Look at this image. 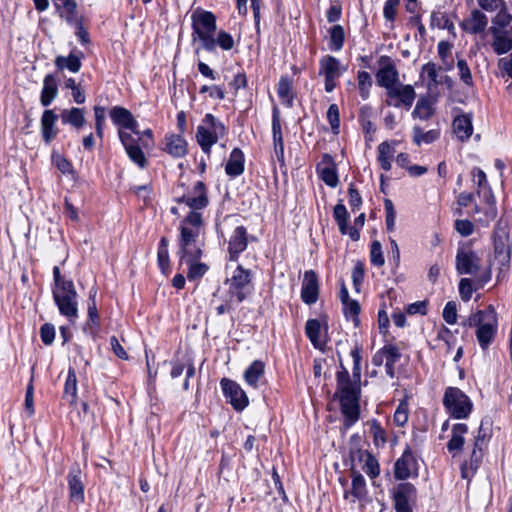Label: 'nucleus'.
I'll return each mask as SVG.
<instances>
[{
    "instance_id": "1",
    "label": "nucleus",
    "mask_w": 512,
    "mask_h": 512,
    "mask_svg": "<svg viewBox=\"0 0 512 512\" xmlns=\"http://www.w3.org/2000/svg\"><path fill=\"white\" fill-rule=\"evenodd\" d=\"M336 393L339 394L340 398L343 427L348 430L359 420L361 388L359 384L352 382L346 369L337 372Z\"/></svg>"
},
{
    "instance_id": "2",
    "label": "nucleus",
    "mask_w": 512,
    "mask_h": 512,
    "mask_svg": "<svg viewBox=\"0 0 512 512\" xmlns=\"http://www.w3.org/2000/svg\"><path fill=\"white\" fill-rule=\"evenodd\" d=\"M192 39H199L202 48L208 52L215 50L214 34L217 29L216 17L210 11L196 10L192 16Z\"/></svg>"
},
{
    "instance_id": "3",
    "label": "nucleus",
    "mask_w": 512,
    "mask_h": 512,
    "mask_svg": "<svg viewBox=\"0 0 512 512\" xmlns=\"http://www.w3.org/2000/svg\"><path fill=\"white\" fill-rule=\"evenodd\" d=\"M470 327L477 326L476 337L482 349L488 348L495 337L497 330V316L489 307L487 310L478 311L468 319Z\"/></svg>"
},
{
    "instance_id": "4",
    "label": "nucleus",
    "mask_w": 512,
    "mask_h": 512,
    "mask_svg": "<svg viewBox=\"0 0 512 512\" xmlns=\"http://www.w3.org/2000/svg\"><path fill=\"white\" fill-rule=\"evenodd\" d=\"M229 285V302H243L253 291L252 272L238 265L233 271L232 276L226 279Z\"/></svg>"
},
{
    "instance_id": "5",
    "label": "nucleus",
    "mask_w": 512,
    "mask_h": 512,
    "mask_svg": "<svg viewBox=\"0 0 512 512\" xmlns=\"http://www.w3.org/2000/svg\"><path fill=\"white\" fill-rule=\"evenodd\" d=\"M443 404L448 413L456 419L467 418L472 410L469 397L457 387L446 388Z\"/></svg>"
},
{
    "instance_id": "6",
    "label": "nucleus",
    "mask_w": 512,
    "mask_h": 512,
    "mask_svg": "<svg viewBox=\"0 0 512 512\" xmlns=\"http://www.w3.org/2000/svg\"><path fill=\"white\" fill-rule=\"evenodd\" d=\"M53 299L61 313L69 320L77 318L78 316V303L77 292L74 284L71 287L64 286L62 288H53Z\"/></svg>"
},
{
    "instance_id": "7",
    "label": "nucleus",
    "mask_w": 512,
    "mask_h": 512,
    "mask_svg": "<svg viewBox=\"0 0 512 512\" xmlns=\"http://www.w3.org/2000/svg\"><path fill=\"white\" fill-rule=\"evenodd\" d=\"M199 231L187 226L180 227L179 255L182 259L198 260L202 256Z\"/></svg>"
},
{
    "instance_id": "8",
    "label": "nucleus",
    "mask_w": 512,
    "mask_h": 512,
    "mask_svg": "<svg viewBox=\"0 0 512 512\" xmlns=\"http://www.w3.org/2000/svg\"><path fill=\"white\" fill-rule=\"evenodd\" d=\"M334 219L338 225L339 231L342 235L348 234L353 241H358L360 238L359 230L364 226L365 214L361 213L354 220V225L348 226L349 214L342 202H339L333 210Z\"/></svg>"
},
{
    "instance_id": "9",
    "label": "nucleus",
    "mask_w": 512,
    "mask_h": 512,
    "mask_svg": "<svg viewBox=\"0 0 512 512\" xmlns=\"http://www.w3.org/2000/svg\"><path fill=\"white\" fill-rule=\"evenodd\" d=\"M456 271L460 275H475L481 267V259L468 245L458 247L455 257Z\"/></svg>"
},
{
    "instance_id": "10",
    "label": "nucleus",
    "mask_w": 512,
    "mask_h": 512,
    "mask_svg": "<svg viewBox=\"0 0 512 512\" xmlns=\"http://www.w3.org/2000/svg\"><path fill=\"white\" fill-rule=\"evenodd\" d=\"M386 96L385 103L388 106L409 109L416 98V92L411 85L398 83L387 89Z\"/></svg>"
},
{
    "instance_id": "11",
    "label": "nucleus",
    "mask_w": 512,
    "mask_h": 512,
    "mask_svg": "<svg viewBox=\"0 0 512 512\" xmlns=\"http://www.w3.org/2000/svg\"><path fill=\"white\" fill-rule=\"evenodd\" d=\"M67 483L69 490V500L75 505H80L85 501V485L83 482V474L78 464H74L68 474Z\"/></svg>"
},
{
    "instance_id": "12",
    "label": "nucleus",
    "mask_w": 512,
    "mask_h": 512,
    "mask_svg": "<svg viewBox=\"0 0 512 512\" xmlns=\"http://www.w3.org/2000/svg\"><path fill=\"white\" fill-rule=\"evenodd\" d=\"M378 64L380 68L376 73L377 84L386 90L398 84L399 73L393 60L389 56L382 55L378 60Z\"/></svg>"
},
{
    "instance_id": "13",
    "label": "nucleus",
    "mask_w": 512,
    "mask_h": 512,
    "mask_svg": "<svg viewBox=\"0 0 512 512\" xmlns=\"http://www.w3.org/2000/svg\"><path fill=\"white\" fill-rule=\"evenodd\" d=\"M221 387L229 403L237 411H242L248 406V397L245 391L235 381L223 378Z\"/></svg>"
},
{
    "instance_id": "14",
    "label": "nucleus",
    "mask_w": 512,
    "mask_h": 512,
    "mask_svg": "<svg viewBox=\"0 0 512 512\" xmlns=\"http://www.w3.org/2000/svg\"><path fill=\"white\" fill-rule=\"evenodd\" d=\"M416 498V488L413 484L404 482L398 484L393 492L396 512H412L410 502Z\"/></svg>"
},
{
    "instance_id": "15",
    "label": "nucleus",
    "mask_w": 512,
    "mask_h": 512,
    "mask_svg": "<svg viewBox=\"0 0 512 512\" xmlns=\"http://www.w3.org/2000/svg\"><path fill=\"white\" fill-rule=\"evenodd\" d=\"M418 462L412 450L407 447L402 456L395 462L394 476L398 480H405L412 475H417Z\"/></svg>"
},
{
    "instance_id": "16",
    "label": "nucleus",
    "mask_w": 512,
    "mask_h": 512,
    "mask_svg": "<svg viewBox=\"0 0 512 512\" xmlns=\"http://www.w3.org/2000/svg\"><path fill=\"white\" fill-rule=\"evenodd\" d=\"M179 203H185L192 210H201L208 206L209 199L207 196V189L202 181H197L192 191L178 198Z\"/></svg>"
},
{
    "instance_id": "17",
    "label": "nucleus",
    "mask_w": 512,
    "mask_h": 512,
    "mask_svg": "<svg viewBox=\"0 0 512 512\" xmlns=\"http://www.w3.org/2000/svg\"><path fill=\"white\" fill-rule=\"evenodd\" d=\"M319 282L318 276L314 270L305 271L302 288L301 299L305 304L312 305L318 300Z\"/></svg>"
},
{
    "instance_id": "18",
    "label": "nucleus",
    "mask_w": 512,
    "mask_h": 512,
    "mask_svg": "<svg viewBox=\"0 0 512 512\" xmlns=\"http://www.w3.org/2000/svg\"><path fill=\"white\" fill-rule=\"evenodd\" d=\"M316 170L321 180L327 186L335 188L338 185L337 169L331 155L324 154L321 161L317 164Z\"/></svg>"
},
{
    "instance_id": "19",
    "label": "nucleus",
    "mask_w": 512,
    "mask_h": 512,
    "mask_svg": "<svg viewBox=\"0 0 512 512\" xmlns=\"http://www.w3.org/2000/svg\"><path fill=\"white\" fill-rule=\"evenodd\" d=\"M110 117L113 123L119 127V129H126L133 132L135 135H139V125L128 109L115 106L110 110Z\"/></svg>"
},
{
    "instance_id": "20",
    "label": "nucleus",
    "mask_w": 512,
    "mask_h": 512,
    "mask_svg": "<svg viewBox=\"0 0 512 512\" xmlns=\"http://www.w3.org/2000/svg\"><path fill=\"white\" fill-rule=\"evenodd\" d=\"M248 245V234L244 226H238L234 229L228 242L229 260L237 261L239 255L246 250Z\"/></svg>"
},
{
    "instance_id": "21",
    "label": "nucleus",
    "mask_w": 512,
    "mask_h": 512,
    "mask_svg": "<svg viewBox=\"0 0 512 512\" xmlns=\"http://www.w3.org/2000/svg\"><path fill=\"white\" fill-rule=\"evenodd\" d=\"M487 24V16L482 11L473 9L469 16L462 21L461 27L470 34H480L485 31Z\"/></svg>"
},
{
    "instance_id": "22",
    "label": "nucleus",
    "mask_w": 512,
    "mask_h": 512,
    "mask_svg": "<svg viewBox=\"0 0 512 512\" xmlns=\"http://www.w3.org/2000/svg\"><path fill=\"white\" fill-rule=\"evenodd\" d=\"M494 254L495 260L502 267H507L510 263V247L508 245V236L505 232L494 234Z\"/></svg>"
},
{
    "instance_id": "23",
    "label": "nucleus",
    "mask_w": 512,
    "mask_h": 512,
    "mask_svg": "<svg viewBox=\"0 0 512 512\" xmlns=\"http://www.w3.org/2000/svg\"><path fill=\"white\" fill-rule=\"evenodd\" d=\"M58 118V114H56L53 110H45L42 114L41 133L42 138L46 144H50L58 134V129L56 127Z\"/></svg>"
},
{
    "instance_id": "24",
    "label": "nucleus",
    "mask_w": 512,
    "mask_h": 512,
    "mask_svg": "<svg viewBox=\"0 0 512 512\" xmlns=\"http://www.w3.org/2000/svg\"><path fill=\"white\" fill-rule=\"evenodd\" d=\"M490 33L493 37L491 46L497 55H503L512 50V37L508 31H502L495 26H491Z\"/></svg>"
},
{
    "instance_id": "25",
    "label": "nucleus",
    "mask_w": 512,
    "mask_h": 512,
    "mask_svg": "<svg viewBox=\"0 0 512 512\" xmlns=\"http://www.w3.org/2000/svg\"><path fill=\"white\" fill-rule=\"evenodd\" d=\"M59 16L63 18L67 24L75 23L79 18L77 11V3L75 0H52Z\"/></svg>"
},
{
    "instance_id": "26",
    "label": "nucleus",
    "mask_w": 512,
    "mask_h": 512,
    "mask_svg": "<svg viewBox=\"0 0 512 512\" xmlns=\"http://www.w3.org/2000/svg\"><path fill=\"white\" fill-rule=\"evenodd\" d=\"M453 131L462 142L470 138L473 132L472 117L468 114H462L453 120Z\"/></svg>"
},
{
    "instance_id": "27",
    "label": "nucleus",
    "mask_w": 512,
    "mask_h": 512,
    "mask_svg": "<svg viewBox=\"0 0 512 512\" xmlns=\"http://www.w3.org/2000/svg\"><path fill=\"white\" fill-rule=\"evenodd\" d=\"M58 95L57 80L54 75L48 74L44 77L40 102L44 107L49 106Z\"/></svg>"
},
{
    "instance_id": "28",
    "label": "nucleus",
    "mask_w": 512,
    "mask_h": 512,
    "mask_svg": "<svg viewBox=\"0 0 512 512\" xmlns=\"http://www.w3.org/2000/svg\"><path fill=\"white\" fill-rule=\"evenodd\" d=\"M164 150L173 157H183L187 153V142L180 135H168L165 138Z\"/></svg>"
},
{
    "instance_id": "29",
    "label": "nucleus",
    "mask_w": 512,
    "mask_h": 512,
    "mask_svg": "<svg viewBox=\"0 0 512 512\" xmlns=\"http://www.w3.org/2000/svg\"><path fill=\"white\" fill-rule=\"evenodd\" d=\"M468 427L466 424L458 423L453 426L451 439L447 443V449L450 453L455 455L461 451L464 445V435L467 433Z\"/></svg>"
},
{
    "instance_id": "30",
    "label": "nucleus",
    "mask_w": 512,
    "mask_h": 512,
    "mask_svg": "<svg viewBox=\"0 0 512 512\" xmlns=\"http://www.w3.org/2000/svg\"><path fill=\"white\" fill-rule=\"evenodd\" d=\"M244 171V154L239 148H234L230 153L225 166V172L231 177H237Z\"/></svg>"
},
{
    "instance_id": "31",
    "label": "nucleus",
    "mask_w": 512,
    "mask_h": 512,
    "mask_svg": "<svg viewBox=\"0 0 512 512\" xmlns=\"http://www.w3.org/2000/svg\"><path fill=\"white\" fill-rule=\"evenodd\" d=\"M265 371V365L260 360H255L251 363V365L244 372V379L246 383L253 387L257 388L259 381L263 378Z\"/></svg>"
},
{
    "instance_id": "32",
    "label": "nucleus",
    "mask_w": 512,
    "mask_h": 512,
    "mask_svg": "<svg viewBox=\"0 0 512 512\" xmlns=\"http://www.w3.org/2000/svg\"><path fill=\"white\" fill-rule=\"evenodd\" d=\"M81 56L75 53H70L69 56H57L55 59V65L58 69H68L72 73H77L81 69Z\"/></svg>"
},
{
    "instance_id": "33",
    "label": "nucleus",
    "mask_w": 512,
    "mask_h": 512,
    "mask_svg": "<svg viewBox=\"0 0 512 512\" xmlns=\"http://www.w3.org/2000/svg\"><path fill=\"white\" fill-rule=\"evenodd\" d=\"M61 120L63 123H68L76 129L83 127L86 122L84 110L76 107L63 110L61 113Z\"/></svg>"
},
{
    "instance_id": "34",
    "label": "nucleus",
    "mask_w": 512,
    "mask_h": 512,
    "mask_svg": "<svg viewBox=\"0 0 512 512\" xmlns=\"http://www.w3.org/2000/svg\"><path fill=\"white\" fill-rule=\"evenodd\" d=\"M394 143L382 142L378 146V161L385 171H389L392 166V159L395 154Z\"/></svg>"
},
{
    "instance_id": "35",
    "label": "nucleus",
    "mask_w": 512,
    "mask_h": 512,
    "mask_svg": "<svg viewBox=\"0 0 512 512\" xmlns=\"http://www.w3.org/2000/svg\"><path fill=\"white\" fill-rule=\"evenodd\" d=\"M197 142L199 143L201 149L204 153L209 154L211 147L219 140L215 137L212 132L205 126L200 125L197 128L196 133Z\"/></svg>"
},
{
    "instance_id": "36",
    "label": "nucleus",
    "mask_w": 512,
    "mask_h": 512,
    "mask_svg": "<svg viewBox=\"0 0 512 512\" xmlns=\"http://www.w3.org/2000/svg\"><path fill=\"white\" fill-rule=\"evenodd\" d=\"M320 74L325 77L338 78L341 75L340 62L333 56H326L320 60Z\"/></svg>"
},
{
    "instance_id": "37",
    "label": "nucleus",
    "mask_w": 512,
    "mask_h": 512,
    "mask_svg": "<svg viewBox=\"0 0 512 512\" xmlns=\"http://www.w3.org/2000/svg\"><path fill=\"white\" fill-rule=\"evenodd\" d=\"M385 369L386 373L390 378H393L395 375L394 366L396 362L400 359L401 354L399 349L391 344L385 345Z\"/></svg>"
},
{
    "instance_id": "38",
    "label": "nucleus",
    "mask_w": 512,
    "mask_h": 512,
    "mask_svg": "<svg viewBox=\"0 0 512 512\" xmlns=\"http://www.w3.org/2000/svg\"><path fill=\"white\" fill-rule=\"evenodd\" d=\"M352 487H351V495L356 499H362L366 493V482L364 477L357 471L352 470Z\"/></svg>"
},
{
    "instance_id": "39",
    "label": "nucleus",
    "mask_w": 512,
    "mask_h": 512,
    "mask_svg": "<svg viewBox=\"0 0 512 512\" xmlns=\"http://www.w3.org/2000/svg\"><path fill=\"white\" fill-rule=\"evenodd\" d=\"M203 125H205L218 139L224 137L227 132L225 125L209 113L205 115Z\"/></svg>"
},
{
    "instance_id": "40",
    "label": "nucleus",
    "mask_w": 512,
    "mask_h": 512,
    "mask_svg": "<svg viewBox=\"0 0 512 512\" xmlns=\"http://www.w3.org/2000/svg\"><path fill=\"white\" fill-rule=\"evenodd\" d=\"M439 131L438 130H429L427 132H424L420 127L418 126H415L413 128V141L417 144V145H420L421 143H426V144H429V143H432L434 142L436 139L439 138Z\"/></svg>"
},
{
    "instance_id": "41",
    "label": "nucleus",
    "mask_w": 512,
    "mask_h": 512,
    "mask_svg": "<svg viewBox=\"0 0 512 512\" xmlns=\"http://www.w3.org/2000/svg\"><path fill=\"white\" fill-rule=\"evenodd\" d=\"M277 93L283 104L292 106L293 96L291 93V81L288 77H281L278 86Z\"/></svg>"
},
{
    "instance_id": "42",
    "label": "nucleus",
    "mask_w": 512,
    "mask_h": 512,
    "mask_svg": "<svg viewBox=\"0 0 512 512\" xmlns=\"http://www.w3.org/2000/svg\"><path fill=\"white\" fill-rule=\"evenodd\" d=\"M305 333L315 347L320 345L321 324L317 319H309L305 325Z\"/></svg>"
},
{
    "instance_id": "43",
    "label": "nucleus",
    "mask_w": 512,
    "mask_h": 512,
    "mask_svg": "<svg viewBox=\"0 0 512 512\" xmlns=\"http://www.w3.org/2000/svg\"><path fill=\"white\" fill-rule=\"evenodd\" d=\"M345 40L344 28L341 25H334L330 29V49L339 51L343 48Z\"/></svg>"
},
{
    "instance_id": "44",
    "label": "nucleus",
    "mask_w": 512,
    "mask_h": 512,
    "mask_svg": "<svg viewBox=\"0 0 512 512\" xmlns=\"http://www.w3.org/2000/svg\"><path fill=\"white\" fill-rule=\"evenodd\" d=\"M358 89L363 100L369 98L370 88L372 87V77L366 71H359L357 74Z\"/></svg>"
},
{
    "instance_id": "45",
    "label": "nucleus",
    "mask_w": 512,
    "mask_h": 512,
    "mask_svg": "<svg viewBox=\"0 0 512 512\" xmlns=\"http://www.w3.org/2000/svg\"><path fill=\"white\" fill-rule=\"evenodd\" d=\"M422 72L427 75L428 83L427 87L431 90L433 87H437L442 84V79L439 78L438 68L435 63L429 62L422 67Z\"/></svg>"
},
{
    "instance_id": "46",
    "label": "nucleus",
    "mask_w": 512,
    "mask_h": 512,
    "mask_svg": "<svg viewBox=\"0 0 512 512\" xmlns=\"http://www.w3.org/2000/svg\"><path fill=\"white\" fill-rule=\"evenodd\" d=\"M185 260L189 265L187 278L191 281L200 279L208 270V266L204 263H199L197 260H190L189 258Z\"/></svg>"
},
{
    "instance_id": "47",
    "label": "nucleus",
    "mask_w": 512,
    "mask_h": 512,
    "mask_svg": "<svg viewBox=\"0 0 512 512\" xmlns=\"http://www.w3.org/2000/svg\"><path fill=\"white\" fill-rule=\"evenodd\" d=\"M434 113L433 107L431 103L427 99L418 100L414 111L412 113L413 117H418L422 120L429 119Z\"/></svg>"
},
{
    "instance_id": "48",
    "label": "nucleus",
    "mask_w": 512,
    "mask_h": 512,
    "mask_svg": "<svg viewBox=\"0 0 512 512\" xmlns=\"http://www.w3.org/2000/svg\"><path fill=\"white\" fill-rule=\"evenodd\" d=\"M495 12L497 13L495 17L492 19V23L494 24V26L499 28L500 30L501 28L507 27L512 20V16L508 12L507 4H503V7L497 9Z\"/></svg>"
},
{
    "instance_id": "49",
    "label": "nucleus",
    "mask_w": 512,
    "mask_h": 512,
    "mask_svg": "<svg viewBox=\"0 0 512 512\" xmlns=\"http://www.w3.org/2000/svg\"><path fill=\"white\" fill-rule=\"evenodd\" d=\"M203 225L202 214L197 210H192L188 215L181 221L180 227L187 226L193 230L199 231Z\"/></svg>"
},
{
    "instance_id": "50",
    "label": "nucleus",
    "mask_w": 512,
    "mask_h": 512,
    "mask_svg": "<svg viewBox=\"0 0 512 512\" xmlns=\"http://www.w3.org/2000/svg\"><path fill=\"white\" fill-rule=\"evenodd\" d=\"M398 0H386L384 7H383V16L386 21L390 22L391 27L394 26V22L396 20L398 6H399Z\"/></svg>"
},
{
    "instance_id": "51",
    "label": "nucleus",
    "mask_w": 512,
    "mask_h": 512,
    "mask_svg": "<svg viewBox=\"0 0 512 512\" xmlns=\"http://www.w3.org/2000/svg\"><path fill=\"white\" fill-rule=\"evenodd\" d=\"M364 472L371 478H376L380 473V467L377 459L370 453L365 452Z\"/></svg>"
},
{
    "instance_id": "52",
    "label": "nucleus",
    "mask_w": 512,
    "mask_h": 512,
    "mask_svg": "<svg viewBox=\"0 0 512 512\" xmlns=\"http://www.w3.org/2000/svg\"><path fill=\"white\" fill-rule=\"evenodd\" d=\"M77 393V377L74 369L70 368L65 382L64 394L71 396V401L76 397Z\"/></svg>"
},
{
    "instance_id": "53",
    "label": "nucleus",
    "mask_w": 512,
    "mask_h": 512,
    "mask_svg": "<svg viewBox=\"0 0 512 512\" xmlns=\"http://www.w3.org/2000/svg\"><path fill=\"white\" fill-rule=\"evenodd\" d=\"M370 260L373 265L378 267L383 266L385 263V259L382 253V245L377 240L373 241L371 244Z\"/></svg>"
},
{
    "instance_id": "54",
    "label": "nucleus",
    "mask_w": 512,
    "mask_h": 512,
    "mask_svg": "<svg viewBox=\"0 0 512 512\" xmlns=\"http://www.w3.org/2000/svg\"><path fill=\"white\" fill-rule=\"evenodd\" d=\"M131 161L136 163L139 167L144 168L146 166V157L140 147V144L125 149Z\"/></svg>"
},
{
    "instance_id": "55",
    "label": "nucleus",
    "mask_w": 512,
    "mask_h": 512,
    "mask_svg": "<svg viewBox=\"0 0 512 512\" xmlns=\"http://www.w3.org/2000/svg\"><path fill=\"white\" fill-rule=\"evenodd\" d=\"M235 45L234 39L228 32L221 30L215 38V47L219 46L223 50H231Z\"/></svg>"
},
{
    "instance_id": "56",
    "label": "nucleus",
    "mask_w": 512,
    "mask_h": 512,
    "mask_svg": "<svg viewBox=\"0 0 512 512\" xmlns=\"http://www.w3.org/2000/svg\"><path fill=\"white\" fill-rule=\"evenodd\" d=\"M52 162L63 174H72L74 172L72 164L65 157L58 153H52Z\"/></svg>"
},
{
    "instance_id": "57",
    "label": "nucleus",
    "mask_w": 512,
    "mask_h": 512,
    "mask_svg": "<svg viewBox=\"0 0 512 512\" xmlns=\"http://www.w3.org/2000/svg\"><path fill=\"white\" fill-rule=\"evenodd\" d=\"M443 319L446 323L453 325L457 322V305L454 301L446 303L443 309Z\"/></svg>"
},
{
    "instance_id": "58",
    "label": "nucleus",
    "mask_w": 512,
    "mask_h": 512,
    "mask_svg": "<svg viewBox=\"0 0 512 512\" xmlns=\"http://www.w3.org/2000/svg\"><path fill=\"white\" fill-rule=\"evenodd\" d=\"M119 138L121 140V143L123 144L124 148L127 149L132 146H136L141 143L140 140H138V137L135 138V134L129 130H122L118 129Z\"/></svg>"
},
{
    "instance_id": "59",
    "label": "nucleus",
    "mask_w": 512,
    "mask_h": 512,
    "mask_svg": "<svg viewBox=\"0 0 512 512\" xmlns=\"http://www.w3.org/2000/svg\"><path fill=\"white\" fill-rule=\"evenodd\" d=\"M94 114H95V129L96 134L99 138L103 137V127L105 122V108L102 106H95L94 107Z\"/></svg>"
},
{
    "instance_id": "60",
    "label": "nucleus",
    "mask_w": 512,
    "mask_h": 512,
    "mask_svg": "<svg viewBox=\"0 0 512 512\" xmlns=\"http://www.w3.org/2000/svg\"><path fill=\"white\" fill-rule=\"evenodd\" d=\"M343 310L346 317L353 318L355 324L359 322L358 314L360 313V305L356 300H350L343 304Z\"/></svg>"
},
{
    "instance_id": "61",
    "label": "nucleus",
    "mask_w": 512,
    "mask_h": 512,
    "mask_svg": "<svg viewBox=\"0 0 512 512\" xmlns=\"http://www.w3.org/2000/svg\"><path fill=\"white\" fill-rule=\"evenodd\" d=\"M457 68L459 70V76L460 79L466 84V85H472V74L470 71V68L467 65V62L464 59H459L457 61Z\"/></svg>"
},
{
    "instance_id": "62",
    "label": "nucleus",
    "mask_w": 512,
    "mask_h": 512,
    "mask_svg": "<svg viewBox=\"0 0 512 512\" xmlns=\"http://www.w3.org/2000/svg\"><path fill=\"white\" fill-rule=\"evenodd\" d=\"M459 293L463 301H469L473 294L472 280L462 278L459 282Z\"/></svg>"
},
{
    "instance_id": "63",
    "label": "nucleus",
    "mask_w": 512,
    "mask_h": 512,
    "mask_svg": "<svg viewBox=\"0 0 512 512\" xmlns=\"http://www.w3.org/2000/svg\"><path fill=\"white\" fill-rule=\"evenodd\" d=\"M40 337L45 345L52 344L55 338V327L50 323L42 325L40 328Z\"/></svg>"
},
{
    "instance_id": "64",
    "label": "nucleus",
    "mask_w": 512,
    "mask_h": 512,
    "mask_svg": "<svg viewBox=\"0 0 512 512\" xmlns=\"http://www.w3.org/2000/svg\"><path fill=\"white\" fill-rule=\"evenodd\" d=\"M455 230L462 236H469L474 231V225L470 220L458 219L454 224Z\"/></svg>"
}]
</instances>
